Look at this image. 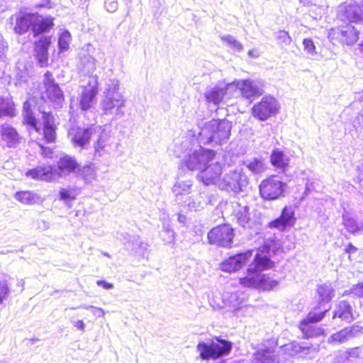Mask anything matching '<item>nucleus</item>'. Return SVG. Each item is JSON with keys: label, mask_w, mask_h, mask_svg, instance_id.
<instances>
[{"label": "nucleus", "mask_w": 363, "mask_h": 363, "mask_svg": "<svg viewBox=\"0 0 363 363\" xmlns=\"http://www.w3.org/2000/svg\"><path fill=\"white\" fill-rule=\"evenodd\" d=\"M269 250L270 247L267 245H264L259 249L258 252L255 255L252 260L254 269L261 272L274 267L275 262L268 255Z\"/></svg>", "instance_id": "nucleus-17"}, {"label": "nucleus", "mask_w": 363, "mask_h": 363, "mask_svg": "<svg viewBox=\"0 0 363 363\" xmlns=\"http://www.w3.org/2000/svg\"><path fill=\"white\" fill-rule=\"evenodd\" d=\"M247 184V179L244 174L238 170H233L226 174L220 182L223 189L238 193L243 191Z\"/></svg>", "instance_id": "nucleus-12"}, {"label": "nucleus", "mask_w": 363, "mask_h": 363, "mask_svg": "<svg viewBox=\"0 0 363 363\" xmlns=\"http://www.w3.org/2000/svg\"><path fill=\"white\" fill-rule=\"evenodd\" d=\"M54 18L50 16H43L38 13H33L32 33L34 37L49 32L53 28Z\"/></svg>", "instance_id": "nucleus-18"}, {"label": "nucleus", "mask_w": 363, "mask_h": 363, "mask_svg": "<svg viewBox=\"0 0 363 363\" xmlns=\"http://www.w3.org/2000/svg\"><path fill=\"white\" fill-rule=\"evenodd\" d=\"M296 220L294 210L291 206H286L282 208L280 216L269 222L267 226L269 228L284 231L294 226Z\"/></svg>", "instance_id": "nucleus-13"}, {"label": "nucleus", "mask_w": 363, "mask_h": 363, "mask_svg": "<svg viewBox=\"0 0 363 363\" xmlns=\"http://www.w3.org/2000/svg\"><path fill=\"white\" fill-rule=\"evenodd\" d=\"M123 105L121 94L117 87L108 88L104 93L101 106L105 113H108L114 108H119Z\"/></svg>", "instance_id": "nucleus-19"}, {"label": "nucleus", "mask_w": 363, "mask_h": 363, "mask_svg": "<svg viewBox=\"0 0 363 363\" xmlns=\"http://www.w3.org/2000/svg\"><path fill=\"white\" fill-rule=\"evenodd\" d=\"M279 285V281L268 274L259 273L256 289L263 291H272Z\"/></svg>", "instance_id": "nucleus-32"}, {"label": "nucleus", "mask_w": 363, "mask_h": 363, "mask_svg": "<svg viewBox=\"0 0 363 363\" xmlns=\"http://www.w3.org/2000/svg\"><path fill=\"white\" fill-rule=\"evenodd\" d=\"M350 292L357 297H363V283H358L354 285Z\"/></svg>", "instance_id": "nucleus-44"}, {"label": "nucleus", "mask_w": 363, "mask_h": 363, "mask_svg": "<svg viewBox=\"0 0 363 363\" xmlns=\"http://www.w3.org/2000/svg\"><path fill=\"white\" fill-rule=\"evenodd\" d=\"M262 345V349L253 353L252 363H279V356L276 352L278 347V338L273 336L264 339Z\"/></svg>", "instance_id": "nucleus-8"}, {"label": "nucleus", "mask_w": 363, "mask_h": 363, "mask_svg": "<svg viewBox=\"0 0 363 363\" xmlns=\"http://www.w3.org/2000/svg\"><path fill=\"white\" fill-rule=\"evenodd\" d=\"M223 166L215 162L206 166L198 175V179L206 186L217 184L221 180Z\"/></svg>", "instance_id": "nucleus-14"}, {"label": "nucleus", "mask_w": 363, "mask_h": 363, "mask_svg": "<svg viewBox=\"0 0 363 363\" xmlns=\"http://www.w3.org/2000/svg\"><path fill=\"white\" fill-rule=\"evenodd\" d=\"M239 89L242 96L246 99L255 97L260 94L259 89L247 79L243 80L239 84Z\"/></svg>", "instance_id": "nucleus-35"}, {"label": "nucleus", "mask_w": 363, "mask_h": 363, "mask_svg": "<svg viewBox=\"0 0 363 363\" xmlns=\"http://www.w3.org/2000/svg\"><path fill=\"white\" fill-rule=\"evenodd\" d=\"M353 332L352 327H346L333 334L328 342L330 344H340L348 340L352 337Z\"/></svg>", "instance_id": "nucleus-34"}, {"label": "nucleus", "mask_w": 363, "mask_h": 363, "mask_svg": "<svg viewBox=\"0 0 363 363\" xmlns=\"http://www.w3.org/2000/svg\"><path fill=\"white\" fill-rule=\"evenodd\" d=\"M228 85L223 87L215 86L209 91L205 93V98L208 103H211L215 105L220 104L226 94Z\"/></svg>", "instance_id": "nucleus-28"}, {"label": "nucleus", "mask_w": 363, "mask_h": 363, "mask_svg": "<svg viewBox=\"0 0 363 363\" xmlns=\"http://www.w3.org/2000/svg\"><path fill=\"white\" fill-rule=\"evenodd\" d=\"M43 126L40 127L41 141L47 144L55 143L57 140V124L50 111H42Z\"/></svg>", "instance_id": "nucleus-11"}, {"label": "nucleus", "mask_w": 363, "mask_h": 363, "mask_svg": "<svg viewBox=\"0 0 363 363\" xmlns=\"http://www.w3.org/2000/svg\"><path fill=\"white\" fill-rule=\"evenodd\" d=\"M84 84L81 86L79 106L83 111H87L92 107L99 91V77L96 74H88L83 79Z\"/></svg>", "instance_id": "nucleus-7"}, {"label": "nucleus", "mask_w": 363, "mask_h": 363, "mask_svg": "<svg viewBox=\"0 0 363 363\" xmlns=\"http://www.w3.org/2000/svg\"><path fill=\"white\" fill-rule=\"evenodd\" d=\"M79 189L77 187L61 188L59 191V198L64 201H73L77 199Z\"/></svg>", "instance_id": "nucleus-37"}, {"label": "nucleus", "mask_w": 363, "mask_h": 363, "mask_svg": "<svg viewBox=\"0 0 363 363\" xmlns=\"http://www.w3.org/2000/svg\"><path fill=\"white\" fill-rule=\"evenodd\" d=\"M40 99L43 103H48L54 108L61 105L65 101L63 91L50 71H47L44 74L43 90L40 92Z\"/></svg>", "instance_id": "nucleus-4"}, {"label": "nucleus", "mask_w": 363, "mask_h": 363, "mask_svg": "<svg viewBox=\"0 0 363 363\" xmlns=\"http://www.w3.org/2000/svg\"><path fill=\"white\" fill-rule=\"evenodd\" d=\"M15 199L21 203L33 205L36 203L38 196L33 191L25 190L18 191L15 194Z\"/></svg>", "instance_id": "nucleus-36"}, {"label": "nucleus", "mask_w": 363, "mask_h": 363, "mask_svg": "<svg viewBox=\"0 0 363 363\" xmlns=\"http://www.w3.org/2000/svg\"><path fill=\"white\" fill-rule=\"evenodd\" d=\"M67 35H60L58 40V46L61 50H67L69 47V43Z\"/></svg>", "instance_id": "nucleus-45"}, {"label": "nucleus", "mask_w": 363, "mask_h": 363, "mask_svg": "<svg viewBox=\"0 0 363 363\" xmlns=\"http://www.w3.org/2000/svg\"><path fill=\"white\" fill-rule=\"evenodd\" d=\"M85 308L91 310L93 315H95L96 317H101L104 315V311L101 308H96L92 306H85Z\"/></svg>", "instance_id": "nucleus-47"}, {"label": "nucleus", "mask_w": 363, "mask_h": 363, "mask_svg": "<svg viewBox=\"0 0 363 363\" xmlns=\"http://www.w3.org/2000/svg\"><path fill=\"white\" fill-rule=\"evenodd\" d=\"M330 311V308H322L320 303L315 306L307 315L303 320L314 323L321 321L325 316L326 313Z\"/></svg>", "instance_id": "nucleus-33"}, {"label": "nucleus", "mask_w": 363, "mask_h": 363, "mask_svg": "<svg viewBox=\"0 0 363 363\" xmlns=\"http://www.w3.org/2000/svg\"><path fill=\"white\" fill-rule=\"evenodd\" d=\"M281 349L286 357H298L303 354H308L311 347L303 346L298 342L294 340L282 345Z\"/></svg>", "instance_id": "nucleus-26"}, {"label": "nucleus", "mask_w": 363, "mask_h": 363, "mask_svg": "<svg viewBox=\"0 0 363 363\" xmlns=\"http://www.w3.org/2000/svg\"><path fill=\"white\" fill-rule=\"evenodd\" d=\"M222 39L223 40L228 41L230 43H233L235 45L238 43V42L234 38H233L231 36H225V37H223Z\"/></svg>", "instance_id": "nucleus-53"}, {"label": "nucleus", "mask_w": 363, "mask_h": 363, "mask_svg": "<svg viewBox=\"0 0 363 363\" xmlns=\"http://www.w3.org/2000/svg\"><path fill=\"white\" fill-rule=\"evenodd\" d=\"M204 153L209 157H214L216 155V152L211 150H207L203 151Z\"/></svg>", "instance_id": "nucleus-54"}, {"label": "nucleus", "mask_w": 363, "mask_h": 363, "mask_svg": "<svg viewBox=\"0 0 363 363\" xmlns=\"http://www.w3.org/2000/svg\"><path fill=\"white\" fill-rule=\"evenodd\" d=\"M10 290L6 283L0 282V303H2L3 301L7 298L9 296Z\"/></svg>", "instance_id": "nucleus-42"}, {"label": "nucleus", "mask_w": 363, "mask_h": 363, "mask_svg": "<svg viewBox=\"0 0 363 363\" xmlns=\"http://www.w3.org/2000/svg\"><path fill=\"white\" fill-rule=\"evenodd\" d=\"M235 237V230L228 223L217 225L207 233L208 243L220 248H232Z\"/></svg>", "instance_id": "nucleus-3"}, {"label": "nucleus", "mask_w": 363, "mask_h": 363, "mask_svg": "<svg viewBox=\"0 0 363 363\" xmlns=\"http://www.w3.org/2000/svg\"><path fill=\"white\" fill-rule=\"evenodd\" d=\"M336 318L347 320L348 322L353 320L352 308L348 301H342L337 305L333 315V318Z\"/></svg>", "instance_id": "nucleus-29"}, {"label": "nucleus", "mask_w": 363, "mask_h": 363, "mask_svg": "<svg viewBox=\"0 0 363 363\" xmlns=\"http://www.w3.org/2000/svg\"><path fill=\"white\" fill-rule=\"evenodd\" d=\"M94 133V130L91 128L75 127L69 130L71 136V143L74 146L84 148L89 144L91 136Z\"/></svg>", "instance_id": "nucleus-16"}, {"label": "nucleus", "mask_w": 363, "mask_h": 363, "mask_svg": "<svg viewBox=\"0 0 363 363\" xmlns=\"http://www.w3.org/2000/svg\"><path fill=\"white\" fill-rule=\"evenodd\" d=\"M232 123L225 119H211L201 128L199 137L204 144L221 145L230 136Z\"/></svg>", "instance_id": "nucleus-1"}, {"label": "nucleus", "mask_w": 363, "mask_h": 363, "mask_svg": "<svg viewBox=\"0 0 363 363\" xmlns=\"http://www.w3.org/2000/svg\"><path fill=\"white\" fill-rule=\"evenodd\" d=\"M40 180L52 182L57 177L56 171L52 165L40 166Z\"/></svg>", "instance_id": "nucleus-39"}, {"label": "nucleus", "mask_w": 363, "mask_h": 363, "mask_svg": "<svg viewBox=\"0 0 363 363\" xmlns=\"http://www.w3.org/2000/svg\"><path fill=\"white\" fill-rule=\"evenodd\" d=\"M51 44L52 38L48 35H43L34 42L35 57L41 67H47L48 65V50Z\"/></svg>", "instance_id": "nucleus-15"}, {"label": "nucleus", "mask_w": 363, "mask_h": 363, "mask_svg": "<svg viewBox=\"0 0 363 363\" xmlns=\"http://www.w3.org/2000/svg\"><path fill=\"white\" fill-rule=\"evenodd\" d=\"M33 13L24 12L15 16L13 30L15 33L23 35L30 29L32 30Z\"/></svg>", "instance_id": "nucleus-25"}, {"label": "nucleus", "mask_w": 363, "mask_h": 363, "mask_svg": "<svg viewBox=\"0 0 363 363\" xmlns=\"http://www.w3.org/2000/svg\"><path fill=\"white\" fill-rule=\"evenodd\" d=\"M360 32L351 23L331 28L328 30V38L333 44L351 46L359 38Z\"/></svg>", "instance_id": "nucleus-5"}, {"label": "nucleus", "mask_w": 363, "mask_h": 363, "mask_svg": "<svg viewBox=\"0 0 363 363\" xmlns=\"http://www.w3.org/2000/svg\"><path fill=\"white\" fill-rule=\"evenodd\" d=\"M278 38L282 39V41L284 43H289L291 41V37L289 33L284 30H280L279 32Z\"/></svg>", "instance_id": "nucleus-49"}, {"label": "nucleus", "mask_w": 363, "mask_h": 363, "mask_svg": "<svg viewBox=\"0 0 363 363\" xmlns=\"http://www.w3.org/2000/svg\"><path fill=\"white\" fill-rule=\"evenodd\" d=\"M342 20L350 23L363 22V5L359 4H343L340 11Z\"/></svg>", "instance_id": "nucleus-20"}, {"label": "nucleus", "mask_w": 363, "mask_h": 363, "mask_svg": "<svg viewBox=\"0 0 363 363\" xmlns=\"http://www.w3.org/2000/svg\"><path fill=\"white\" fill-rule=\"evenodd\" d=\"M22 116L23 125L33 128L37 133H40V127L38 125V119L33 111L28 101L23 104Z\"/></svg>", "instance_id": "nucleus-27"}, {"label": "nucleus", "mask_w": 363, "mask_h": 363, "mask_svg": "<svg viewBox=\"0 0 363 363\" xmlns=\"http://www.w3.org/2000/svg\"><path fill=\"white\" fill-rule=\"evenodd\" d=\"M0 137L9 147H15L20 143L21 138L18 133L10 124L4 123L0 125Z\"/></svg>", "instance_id": "nucleus-22"}, {"label": "nucleus", "mask_w": 363, "mask_h": 363, "mask_svg": "<svg viewBox=\"0 0 363 363\" xmlns=\"http://www.w3.org/2000/svg\"><path fill=\"white\" fill-rule=\"evenodd\" d=\"M74 326L82 331L84 330V323L82 320L76 321Z\"/></svg>", "instance_id": "nucleus-51"}, {"label": "nucleus", "mask_w": 363, "mask_h": 363, "mask_svg": "<svg viewBox=\"0 0 363 363\" xmlns=\"http://www.w3.org/2000/svg\"><path fill=\"white\" fill-rule=\"evenodd\" d=\"M79 169V164L76 159L65 155L57 162V169L55 171L57 177H62L75 172Z\"/></svg>", "instance_id": "nucleus-21"}, {"label": "nucleus", "mask_w": 363, "mask_h": 363, "mask_svg": "<svg viewBox=\"0 0 363 363\" xmlns=\"http://www.w3.org/2000/svg\"><path fill=\"white\" fill-rule=\"evenodd\" d=\"M26 176L33 179L40 180V166L30 169L26 172Z\"/></svg>", "instance_id": "nucleus-43"}, {"label": "nucleus", "mask_w": 363, "mask_h": 363, "mask_svg": "<svg viewBox=\"0 0 363 363\" xmlns=\"http://www.w3.org/2000/svg\"><path fill=\"white\" fill-rule=\"evenodd\" d=\"M314 323L301 320L298 323V328L303 334V339L315 338L321 336H325V330L320 327L313 325Z\"/></svg>", "instance_id": "nucleus-24"}, {"label": "nucleus", "mask_w": 363, "mask_h": 363, "mask_svg": "<svg viewBox=\"0 0 363 363\" xmlns=\"http://www.w3.org/2000/svg\"><path fill=\"white\" fill-rule=\"evenodd\" d=\"M105 145L104 140L101 137H99L94 145L95 151L96 152H101L104 150Z\"/></svg>", "instance_id": "nucleus-48"}, {"label": "nucleus", "mask_w": 363, "mask_h": 363, "mask_svg": "<svg viewBox=\"0 0 363 363\" xmlns=\"http://www.w3.org/2000/svg\"><path fill=\"white\" fill-rule=\"evenodd\" d=\"M279 105L274 98L264 96L253 105L251 113L254 118L263 121L274 116L279 112Z\"/></svg>", "instance_id": "nucleus-9"}, {"label": "nucleus", "mask_w": 363, "mask_h": 363, "mask_svg": "<svg viewBox=\"0 0 363 363\" xmlns=\"http://www.w3.org/2000/svg\"><path fill=\"white\" fill-rule=\"evenodd\" d=\"M271 164L281 172L284 173L289 169L290 159L279 148L272 150L269 157Z\"/></svg>", "instance_id": "nucleus-23"}, {"label": "nucleus", "mask_w": 363, "mask_h": 363, "mask_svg": "<svg viewBox=\"0 0 363 363\" xmlns=\"http://www.w3.org/2000/svg\"><path fill=\"white\" fill-rule=\"evenodd\" d=\"M317 294L321 302H330L334 296L332 287L326 284H321L317 287Z\"/></svg>", "instance_id": "nucleus-38"}, {"label": "nucleus", "mask_w": 363, "mask_h": 363, "mask_svg": "<svg viewBox=\"0 0 363 363\" xmlns=\"http://www.w3.org/2000/svg\"><path fill=\"white\" fill-rule=\"evenodd\" d=\"M259 273L253 267L247 269L245 275L239 278L240 284L243 287L256 289Z\"/></svg>", "instance_id": "nucleus-30"}, {"label": "nucleus", "mask_w": 363, "mask_h": 363, "mask_svg": "<svg viewBox=\"0 0 363 363\" xmlns=\"http://www.w3.org/2000/svg\"><path fill=\"white\" fill-rule=\"evenodd\" d=\"M16 105L11 98L0 96V118H13L16 116Z\"/></svg>", "instance_id": "nucleus-31"}, {"label": "nucleus", "mask_w": 363, "mask_h": 363, "mask_svg": "<svg viewBox=\"0 0 363 363\" xmlns=\"http://www.w3.org/2000/svg\"><path fill=\"white\" fill-rule=\"evenodd\" d=\"M252 250L236 253L224 259L219 264L220 269L227 273H233L241 269L250 260Z\"/></svg>", "instance_id": "nucleus-10"}, {"label": "nucleus", "mask_w": 363, "mask_h": 363, "mask_svg": "<svg viewBox=\"0 0 363 363\" xmlns=\"http://www.w3.org/2000/svg\"><path fill=\"white\" fill-rule=\"evenodd\" d=\"M39 147L41 150V155L43 157H52L53 151L51 148L44 146L42 144L38 143Z\"/></svg>", "instance_id": "nucleus-46"}, {"label": "nucleus", "mask_w": 363, "mask_h": 363, "mask_svg": "<svg viewBox=\"0 0 363 363\" xmlns=\"http://www.w3.org/2000/svg\"><path fill=\"white\" fill-rule=\"evenodd\" d=\"M233 347L231 342L214 337L209 343L200 342L196 348L202 360L217 359L230 353Z\"/></svg>", "instance_id": "nucleus-2"}, {"label": "nucleus", "mask_w": 363, "mask_h": 363, "mask_svg": "<svg viewBox=\"0 0 363 363\" xmlns=\"http://www.w3.org/2000/svg\"><path fill=\"white\" fill-rule=\"evenodd\" d=\"M247 167L254 173H260L265 169L263 160L258 158H254L247 164Z\"/></svg>", "instance_id": "nucleus-40"}, {"label": "nucleus", "mask_w": 363, "mask_h": 363, "mask_svg": "<svg viewBox=\"0 0 363 363\" xmlns=\"http://www.w3.org/2000/svg\"><path fill=\"white\" fill-rule=\"evenodd\" d=\"M286 184L277 174H271L262 179L259 184L260 197L264 200L272 201L281 196L286 189Z\"/></svg>", "instance_id": "nucleus-6"}, {"label": "nucleus", "mask_w": 363, "mask_h": 363, "mask_svg": "<svg viewBox=\"0 0 363 363\" xmlns=\"http://www.w3.org/2000/svg\"><path fill=\"white\" fill-rule=\"evenodd\" d=\"M303 45L305 50L310 54L315 52V46L313 41L310 38H305L303 40Z\"/></svg>", "instance_id": "nucleus-41"}, {"label": "nucleus", "mask_w": 363, "mask_h": 363, "mask_svg": "<svg viewBox=\"0 0 363 363\" xmlns=\"http://www.w3.org/2000/svg\"><path fill=\"white\" fill-rule=\"evenodd\" d=\"M96 284L105 289H110L113 287V285L111 283L106 282L104 280H98L96 281Z\"/></svg>", "instance_id": "nucleus-50"}, {"label": "nucleus", "mask_w": 363, "mask_h": 363, "mask_svg": "<svg viewBox=\"0 0 363 363\" xmlns=\"http://www.w3.org/2000/svg\"><path fill=\"white\" fill-rule=\"evenodd\" d=\"M357 250V248L353 246V245L352 243H349L347 245V247L345 249V251L348 253H352V252H355Z\"/></svg>", "instance_id": "nucleus-52"}, {"label": "nucleus", "mask_w": 363, "mask_h": 363, "mask_svg": "<svg viewBox=\"0 0 363 363\" xmlns=\"http://www.w3.org/2000/svg\"><path fill=\"white\" fill-rule=\"evenodd\" d=\"M359 48L363 51V40L359 44Z\"/></svg>", "instance_id": "nucleus-55"}]
</instances>
